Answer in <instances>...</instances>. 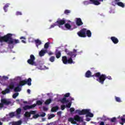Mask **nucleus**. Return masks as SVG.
Segmentation results:
<instances>
[{"label": "nucleus", "mask_w": 125, "mask_h": 125, "mask_svg": "<svg viewBox=\"0 0 125 125\" xmlns=\"http://www.w3.org/2000/svg\"><path fill=\"white\" fill-rule=\"evenodd\" d=\"M93 77H96V78H99V79H97V82H99L101 84H104V82H105V80L106 79H108V80H112V77L111 76H106L105 74H101L100 72H97L95 73Z\"/></svg>", "instance_id": "1"}, {"label": "nucleus", "mask_w": 125, "mask_h": 125, "mask_svg": "<svg viewBox=\"0 0 125 125\" xmlns=\"http://www.w3.org/2000/svg\"><path fill=\"white\" fill-rule=\"evenodd\" d=\"M13 35L11 33H8L7 34H6L5 42H8V44H14V43H19V40L13 39Z\"/></svg>", "instance_id": "2"}, {"label": "nucleus", "mask_w": 125, "mask_h": 125, "mask_svg": "<svg viewBox=\"0 0 125 125\" xmlns=\"http://www.w3.org/2000/svg\"><path fill=\"white\" fill-rule=\"evenodd\" d=\"M76 113H78L79 115H80L81 116L86 115V118H87V117H89L90 118H93V113H91L90 112V109H83L82 110H80L79 109H77L76 110Z\"/></svg>", "instance_id": "3"}, {"label": "nucleus", "mask_w": 125, "mask_h": 125, "mask_svg": "<svg viewBox=\"0 0 125 125\" xmlns=\"http://www.w3.org/2000/svg\"><path fill=\"white\" fill-rule=\"evenodd\" d=\"M68 121L70 123L73 124V125H76L77 122H78L79 123H82V122H83V118L80 117V116L78 115H75L73 118L72 117L69 118Z\"/></svg>", "instance_id": "4"}, {"label": "nucleus", "mask_w": 125, "mask_h": 125, "mask_svg": "<svg viewBox=\"0 0 125 125\" xmlns=\"http://www.w3.org/2000/svg\"><path fill=\"white\" fill-rule=\"evenodd\" d=\"M10 104H11V101L9 100L6 99H1V103H0V110H1L2 108L4 107V105L8 106V105H10Z\"/></svg>", "instance_id": "5"}, {"label": "nucleus", "mask_w": 125, "mask_h": 125, "mask_svg": "<svg viewBox=\"0 0 125 125\" xmlns=\"http://www.w3.org/2000/svg\"><path fill=\"white\" fill-rule=\"evenodd\" d=\"M62 61L63 64H73L74 62L73 61V59L72 58H69L68 59L67 58L66 56L62 57Z\"/></svg>", "instance_id": "6"}, {"label": "nucleus", "mask_w": 125, "mask_h": 125, "mask_svg": "<svg viewBox=\"0 0 125 125\" xmlns=\"http://www.w3.org/2000/svg\"><path fill=\"white\" fill-rule=\"evenodd\" d=\"M26 83H27L28 85H32V79L31 78H28L27 81L22 80L20 82V84H18L20 86L25 85Z\"/></svg>", "instance_id": "7"}, {"label": "nucleus", "mask_w": 125, "mask_h": 125, "mask_svg": "<svg viewBox=\"0 0 125 125\" xmlns=\"http://www.w3.org/2000/svg\"><path fill=\"white\" fill-rule=\"evenodd\" d=\"M35 59L36 58H35V56H34V55H31L30 56V59L27 60V63L29 64V65L36 66V62H35Z\"/></svg>", "instance_id": "8"}, {"label": "nucleus", "mask_w": 125, "mask_h": 125, "mask_svg": "<svg viewBox=\"0 0 125 125\" xmlns=\"http://www.w3.org/2000/svg\"><path fill=\"white\" fill-rule=\"evenodd\" d=\"M86 28H83L77 33V35L81 38H86Z\"/></svg>", "instance_id": "9"}, {"label": "nucleus", "mask_w": 125, "mask_h": 125, "mask_svg": "<svg viewBox=\"0 0 125 125\" xmlns=\"http://www.w3.org/2000/svg\"><path fill=\"white\" fill-rule=\"evenodd\" d=\"M65 23H66V20L64 18H63L62 20L59 19L56 22V24H57L59 27L62 26V25H64Z\"/></svg>", "instance_id": "10"}, {"label": "nucleus", "mask_w": 125, "mask_h": 125, "mask_svg": "<svg viewBox=\"0 0 125 125\" xmlns=\"http://www.w3.org/2000/svg\"><path fill=\"white\" fill-rule=\"evenodd\" d=\"M37 113L36 110H31L30 112L26 111L24 116L25 118H30L31 115H35Z\"/></svg>", "instance_id": "11"}, {"label": "nucleus", "mask_w": 125, "mask_h": 125, "mask_svg": "<svg viewBox=\"0 0 125 125\" xmlns=\"http://www.w3.org/2000/svg\"><path fill=\"white\" fill-rule=\"evenodd\" d=\"M77 50L74 49L73 51H70L69 53H67V55L70 56V58H74L77 56Z\"/></svg>", "instance_id": "12"}, {"label": "nucleus", "mask_w": 125, "mask_h": 125, "mask_svg": "<svg viewBox=\"0 0 125 125\" xmlns=\"http://www.w3.org/2000/svg\"><path fill=\"white\" fill-rule=\"evenodd\" d=\"M36 104H34L31 105H26L23 107V109L25 111H26V110H30V109H33V108H35V107H36Z\"/></svg>", "instance_id": "13"}, {"label": "nucleus", "mask_w": 125, "mask_h": 125, "mask_svg": "<svg viewBox=\"0 0 125 125\" xmlns=\"http://www.w3.org/2000/svg\"><path fill=\"white\" fill-rule=\"evenodd\" d=\"M22 111V109L19 108H18L16 110V112H15V114H16V118H17L18 119H19V118H20V117H21V112Z\"/></svg>", "instance_id": "14"}, {"label": "nucleus", "mask_w": 125, "mask_h": 125, "mask_svg": "<svg viewBox=\"0 0 125 125\" xmlns=\"http://www.w3.org/2000/svg\"><path fill=\"white\" fill-rule=\"evenodd\" d=\"M76 25L77 26H82V25H83V22L82 21V19L80 18H76Z\"/></svg>", "instance_id": "15"}, {"label": "nucleus", "mask_w": 125, "mask_h": 125, "mask_svg": "<svg viewBox=\"0 0 125 125\" xmlns=\"http://www.w3.org/2000/svg\"><path fill=\"white\" fill-rule=\"evenodd\" d=\"M110 40L112 41L113 43H114V44H117V43H118L119 42V39L115 37H111L110 38Z\"/></svg>", "instance_id": "16"}, {"label": "nucleus", "mask_w": 125, "mask_h": 125, "mask_svg": "<svg viewBox=\"0 0 125 125\" xmlns=\"http://www.w3.org/2000/svg\"><path fill=\"white\" fill-rule=\"evenodd\" d=\"M55 55L56 58H57V59H59V58L61 57V51L56 49L55 51Z\"/></svg>", "instance_id": "17"}, {"label": "nucleus", "mask_w": 125, "mask_h": 125, "mask_svg": "<svg viewBox=\"0 0 125 125\" xmlns=\"http://www.w3.org/2000/svg\"><path fill=\"white\" fill-rule=\"evenodd\" d=\"M90 2L95 5H99L100 2L97 0H90Z\"/></svg>", "instance_id": "18"}, {"label": "nucleus", "mask_w": 125, "mask_h": 125, "mask_svg": "<svg viewBox=\"0 0 125 125\" xmlns=\"http://www.w3.org/2000/svg\"><path fill=\"white\" fill-rule=\"evenodd\" d=\"M85 77L86 78H90L91 77H95V76H93V75L91 76V72H90V70H88L86 71L85 73Z\"/></svg>", "instance_id": "19"}, {"label": "nucleus", "mask_w": 125, "mask_h": 125, "mask_svg": "<svg viewBox=\"0 0 125 125\" xmlns=\"http://www.w3.org/2000/svg\"><path fill=\"white\" fill-rule=\"evenodd\" d=\"M47 53V50H42L40 52H39V55L40 56H44V54L45 53Z\"/></svg>", "instance_id": "20"}, {"label": "nucleus", "mask_w": 125, "mask_h": 125, "mask_svg": "<svg viewBox=\"0 0 125 125\" xmlns=\"http://www.w3.org/2000/svg\"><path fill=\"white\" fill-rule=\"evenodd\" d=\"M35 42L37 47L39 48V45H41L42 44V42H41V41H40L39 39L35 40Z\"/></svg>", "instance_id": "21"}, {"label": "nucleus", "mask_w": 125, "mask_h": 125, "mask_svg": "<svg viewBox=\"0 0 125 125\" xmlns=\"http://www.w3.org/2000/svg\"><path fill=\"white\" fill-rule=\"evenodd\" d=\"M20 85L18 84V86L16 87L14 90L15 92H19L20 91H21V88H20Z\"/></svg>", "instance_id": "22"}, {"label": "nucleus", "mask_w": 125, "mask_h": 125, "mask_svg": "<svg viewBox=\"0 0 125 125\" xmlns=\"http://www.w3.org/2000/svg\"><path fill=\"white\" fill-rule=\"evenodd\" d=\"M59 110V107H58V106L56 105L55 106L53 107L51 109V112H57V110Z\"/></svg>", "instance_id": "23"}, {"label": "nucleus", "mask_w": 125, "mask_h": 125, "mask_svg": "<svg viewBox=\"0 0 125 125\" xmlns=\"http://www.w3.org/2000/svg\"><path fill=\"white\" fill-rule=\"evenodd\" d=\"M10 5V4L7 3L5 4V5L4 6L3 9L4 11V12H7V8H8V7H9Z\"/></svg>", "instance_id": "24"}, {"label": "nucleus", "mask_w": 125, "mask_h": 125, "mask_svg": "<svg viewBox=\"0 0 125 125\" xmlns=\"http://www.w3.org/2000/svg\"><path fill=\"white\" fill-rule=\"evenodd\" d=\"M86 36L88 37V38H91V31L89 30H86Z\"/></svg>", "instance_id": "25"}, {"label": "nucleus", "mask_w": 125, "mask_h": 125, "mask_svg": "<svg viewBox=\"0 0 125 125\" xmlns=\"http://www.w3.org/2000/svg\"><path fill=\"white\" fill-rule=\"evenodd\" d=\"M64 27L67 29V30H71V28H72V26L68 23L64 24Z\"/></svg>", "instance_id": "26"}, {"label": "nucleus", "mask_w": 125, "mask_h": 125, "mask_svg": "<svg viewBox=\"0 0 125 125\" xmlns=\"http://www.w3.org/2000/svg\"><path fill=\"white\" fill-rule=\"evenodd\" d=\"M22 125V122H21V121L14 122L12 123V125Z\"/></svg>", "instance_id": "27"}, {"label": "nucleus", "mask_w": 125, "mask_h": 125, "mask_svg": "<svg viewBox=\"0 0 125 125\" xmlns=\"http://www.w3.org/2000/svg\"><path fill=\"white\" fill-rule=\"evenodd\" d=\"M6 38V35H4L3 37H0V42H5Z\"/></svg>", "instance_id": "28"}, {"label": "nucleus", "mask_w": 125, "mask_h": 125, "mask_svg": "<svg viewBox=\"0 0 125 125\" xmlns=\"http://www.w3.org/2000/svg\"><path fill=\"white\" fill-rule=\"evenodd\" d=\"M51 101H52L51 99H49L46 100L44 103L45 105H48L49 104H50L51 103Z\"/></svg>", "instance_id": "29"}, {"label": "nucleus", "mask_w": 125, "mask_h": 125, "mask_svg": "<svg viewBox=\"0 0 125 125\" xmlns=\"http://www.w3.org/2000/svg\"><path fill=\"white\" fill-rule=\"evenodd\" d=\"M14 86H15V85H14V83H11L10 84V85L8 86V88L10 89H13V88H14Z\"/></svg>", "instance_id": "30"}, {"label": "nucleus", "mask_w": 125, "mask_h": 125, "mask_svg": "<svg viewBox=\"0 0 125 125\" xmlns=\"http://www.w3.org/2000/svg\"><path fill=\"white\" fill-rule=\"evenodd\" d=\"M117 5L121 6V7H125V4L122 2H118L117 3Z\"/></svg>", "instance_id": "31"}, {"label": "nucleus", "mask_w": 125, "mask_h": 125, "mask_svg": "<svg viewBox=\"0 0 125 125\" xmlns=\"http://www.w3.org/2000/svg\"><path fill=\"white\" fill-rule=\"evenodd\" d=\"M36 104V106H37V105H38V106H40L41 105H42V102L40 100H38V101H37L36 104Z\"/></svg>", "instance_id": "32"}, {"label": "nucleus", "mask_w": 125, "mask_h": 125, "mask_svg": "<svg viewBox=\"0 0 125 125\" xmlns=\"http://www.w3.org/2000/svg\"><path fill=\"white\" fill-rule=\"evenodd\" d=\"M9 115L10 116V117H11V118H13V117H16V114L15 112H11L10 113H9Z\"/></svg>", "instance_id": "33"}, {"label": "nucleus", "mask_w": 125, "mask_h": 125, "mask_svg": "<svg viewBox=\"0 0 125 125\" xmlns=\"http://www.w3.org/2000/svg\"><path fill=\"white\" fill-rule=\"evenodd\" d=\"M49 61H50V62H54V61H55V56H51L49 58Z\"/></svg>", "instance_id": "34"}, {"label": "nucleus", "mask_w": 125, "mask_h": 125, "mask_svg": "<svg viewBox=\"0 0 125 125\" xmlns=\"http://www.w3.org/2000/svg\"><path fill=\"white\" fill-rule=\"evenodd\" d=\"M48 47H49V42H48L45 43L44 45V48H45V49H47Z\"/></svg>", "instance_id": "35"}, {"label": "nucleus", "mask_w": 125, "mask_h": 125, "mask_svg": "<svg viewBox=\"0 0 125 125\" xmlns=\"http://www.w3.org/2000/svg\"><path fill=\"white\" fill-rule=\"evenodd\" d=\"M60 101L61 103H62V104H64L66 102V98L64 97L62 99L60 100Z\"/></svg>", "instance_id": "36"}, {"label": "nucleus", "mask_w": 125, "mask_h": 125, "mask_svg": "<svg viewBox=\"0 0 125 125\" xmlns=\"http://www.w3.org/2000/svg\"><path fill=\"white\" fill-rule=\"evenodd\" d=\"M19 95V93H15L13 95V98H14V99H15V98H16V97H17V96H18Z\"/></svg>", "instance_id": "37"}, {"label": "nucleus", "mask_w": 125, "mask_h": 125, "mask_svg": "<svg viewBox=\"0 0 125 125\" xmlns=\"http://www.w3.org/2000/svg\"><path fill=\"white\" fill-rule=\"evenodd\" d=\"M71 106H72V102H69L65 105L66 108H71Z\"/></svg>", "instance_id": "38"}, {"label": "nucleus", "mask_w": 125, "mask_h": 125, "mask_svg": "<svg viewBox=\"0 0 125 125\" xmlns=\"http://www.w3.org/2000/svg\"><path fill=\"white\" fill-rule=\"evenodd\" d=\"M64 14H66V15H68L69 13H71V10H65L64 11Z\"/></svg>", "instance_id": "39"}, {"label": "nucleus", "mask_w": 125, "mask_h": 125, "mask_svg": "<svg viewBox=\"0 0 125 125\" xmlns=\"http://www.w3.org/2000/svg\"><path fill=\"white\" fill-rule=\"evenodd\" d=\"M115 100L117 102H122L121 98L120 97H115Z\"/></svg>", "instance_id": "40"}, {"label": "nucleus", "mask_w": 125, "mask_h": 125, "mask_svg": "<svg viewBox=\"0 0 125 125\" xmlns=\"http://www.w3.org/2000/svg\"><path fill=\"white\" fill-rule=\"evenodd\" d=\"M54 117H55V114H51L48 116V120H50V119H52V118H54Z\"/></svg>", "instance_id": "41"}, {"label": "nucleus", "mask_w": 125, "mask_h": 125, "mask_svg": "<svg viewBox=\"0 0 125 125\" xmlns=\"http://www.w3.org/2000/svg\"><path fill=\"white\" fill-rule=\"evenodd\" d=\"M33 115H34L33 116V119H38V118H39V117H40V115H39L38 114H33Z\"/></svg>", "instance_id": "42"}, {"label": "nucleus", "mask_w": 125, "mask_h": 125, "mask_svg": "<svg viewBox=\"0 0 125 125\" xmlns=\"http://www.w3.org/2000/svg\"><path fill=\"white\" fill-rule=\"evenodd\" d=\"M9 92H10V89L9 88H6V89H5V93H3V94H5L6 93H9Z\"/></svg>", "instance_id": "43"}, {"label": "nucleus", "mask_w": 125, "mask_h": 125, "mask_svg": "<svg viewBox=\"0 0 125 125\" xmlns=\"http://www.w3.org/2000/svg\"><path fill=\"white\" fill-rule=\"evenodd\" d=\"M116 120L117 119L116 118V117H113L112 118H111L110 122H111V123H115Z\"/></svg>", "instance_id": "44"}, {"label": "nucleus", "mask_w": 125, "mask_h": 125, "mask_svg": "<svg viewBox=\"0 0 125 125\" xmlns=\"http://www.w3.org/2000/svg\"><path fill=\"white\" fill-rule=\"evenodd\" d=\"M55 26H58L57 23H56V22L50 26V29H52V28H54Z\"/></svg>", "instance_id": "45"}, {"label": "nucleus", "mask_w": 125, "mask_h": 125, "mask_svg": "<svg viewBox=\"0 0 125 125\" xmlns=\"http://www.w3.org/2000/svg\"><path fill=\"white\" fill-rule=\"evenodd\" d=\"M61 108L62 111H64V110H65V108H66V105H61Z\"/></svg>", "instance_id": "46"}, {"label": "nucleus", "mask_w": 125, "mask_h": 125, "mask_svg": "<svg viewBox=\"0 0 125 125\" xmlns=\"http://www.w3.org/2000/svg\"><path fill=\"white\" fill-rule=\"evenodd\" d=\"M64 97H65V98H67V97H70V93H66L64 96Z\"/></svg>", "instance_id": "47"}, {"label": "nucleus", "mask_w": 125, "mask_h": 125, "mask_svg": "<svg viewBox=\"0 0 125 125\" xmlns=\"http://www.w3.org/2000/svg\"><path fill=\"white\" fill-rule=\"evenodd\" d=\"M16 15H17V16H18L19 15H22V13L21 12L17 11L16 13Z\"/></svg>", "instance_id": "48"}, {"label": "nucleus", "mask_w": 125, "mask_h": 125, "mask_svg": "<svg viewBox=\"0 0 125 125\" xmlns=\"http://www.w3.org/2000/svg\"><path fill=\"white\" fill-rule=\"evenodd\" d=\"M70 111L71 113H73V112H75V109L73 107L70 108Z\"/></svg>", "instance_id": "49"}, {"label": "nucleus", "mask_w": 125, "mask_h": 125, "mask_svg": "<svg viewBox=\"0 0 125 125\" xmlns=\"http://www.w3.org/2000/svg\"><path fill=\"white\" fill-rule=\"evenodd\" d=\"M40 116L42 117H45V113H44V112L42 113V114H41L40 115Z\"/></svg>", "instance_id": "50"}, {"label": "nucleus", "mask_w": 125, "mask_h": 125, "mask_svg": "<svg viewBox=\"0 0 125 125\" xmlns=\"http://www.w3.org/2000/svg\"><path fill=\"white\" fill-rule=\"evenodd\" d=\"M2 79H3V80H8V78L7 77V76H3L2 77Z\"/></svg>", "instance_id": "51"}, {"label": "nucleus", "mask_w": 125, "mask_h": 125, "mask_svg": "<svg viewBox=\"0 0 125 125\" xmlns=\"http://www.w3.org/2000/svg\"><path fill=\"white\" fill-rule=\"evenodd\" d=\"M43 111H47V110H48V108H47L45 106H43Z\"/></svg>", "instance_id": "52"}, {"label": "nucleus", "mask_w": 125, "mask_h": 125, "mask_svg": "<svg viewBox=\"0 0 125 125\" xmlns=\"http://www.w3.org/2000/svg\"><path fill=\"white\" fill-rule=\"evenodd\" d=\"M65 52H66V54L68 55V53L70 52V51H68L67 49H65L64 50Z\"/></svg>", "instance_id": "53"}, {"label": "nucleus", "mask_w": 125, "mask_h": 125, "mask_svg": "<svg viewBox=\"0 0 125 125\" xmlns=\"http://www.w3.org/2000/svg\"><path fill=\"white\" fill-rule=\"evenodd\" d=\"M47 53H48L49 55H53V53L51 51H50L49 52H47Z\"/></svg>", "instance_id": "54"}, {"label": "nucleus", "mask_w": 125, "mask_h": 125, "mask_svg": "<svg viewBox=\"0 0 125 125\" xmlns=\"http://www.w3.org/2000/svg\"><path fill=\"white\" fill-rule=\"evenodd\" d=\"M61 114H62V112H61V111H58V112H57V115H58V116H60V115H61Z\"/></svg>", "instance_id": "55"}, {"label": "nucleus", "mask_w": 125, "mask_h": 125, "mask_svg": "<svg viewBox=\"0 0 125 125\" xmlns=\"http://www.w3.org/2000/svg\"><path fill=\"white\" fill-rule=\"evenodd\" d=\"M20 40H26V38H25V37L22 36L20 37Z\"/></svg>", "instance_id": "56"}, {"label": "nucleus", "mask_w": 125, "mask_h": 125, "mask_svg": "<svg viewBox=\"0 0 125 125\" xmlns=\"http://www.w3.org/2000/svg\"><path fill=\"white\" fill-rule=\"evenodd\" d=\"M86 122H89V121H90V118L88 117H86Z\"/></svg>", "instance_id": "57"}, {"label": "nucleus", "mask_w": 125, "mask_h": 125, "mask_svg": "<svg viewBox=\"0 0 125 125\" xmlns=\"http://www.w3.org/2000/svg\"><path fill=\"white\" fill-rule=\"evenodd\" d=\"M121 120L122 122L125 123V118H122L121 119Z\"/></svg>", "instance_id": "58"}, {"label": "nucleus", "mask_w": 125, "mask_h": 125, "mask_svg": "<svg viewBox=\"0 0 125 125\" xmlns=\"http://www.w3.org/2000/svg\"><path fill=\"white\" fill-rule=\"evenodd\" d=\"M27 92L30 94L31 93V90L30 89H27Z\"/></svg>", "instance_id": "59"}, {"label": "nucleus", "mask_w": 125, "mask_h": 125, "mask_svg": "<svg viewBox=\"0 0 125 125\" xmlns=\"http://www.w3.org/2000/svg\"><path fill=\"white\" fill-rule=\"evenodd\" d=\"M104 122H101V123H100V125H104Z\"/></svg>", "instance_id": "60"}, {"label": "nucleus", "mask_w": 125, "mask_h": 125, "mask_svg": "<svg viewBox=\"0 0 125 125\" xmlns=\"http://www.w3.org/2000/svg\"><path fill=\"white\" fill-rule=\"evenodd\" d=\"M65 103H69V100H67V99H65Z\"/></svg>", "instance_id": "61"}, {"label": "nucleus", "mask_w": 125, "mask_h": 125, "mask_svg": "<svg viewBox=\"0 0 125 125\" xmlns=\"http://www.w3.org/2000/svg\"><path fill=\"white\" fill-rule=\"evenodd\" d=\"M23 103L24 104H28V102H27V101H23Z\"/></svg>", "instance_id": "62"}, {"label": "nucleus", "mask_w": 125, "mask_h": 125, "mask_svg": "<svg viewBox=\"0 0 125 125\" xmlns=\"http://www.w3.org/2000/svg\"><path fill=\"white\" fill-rule=\"evenodd\" d=\"M21 42H23V43H26V41L24 40H21Z\"/></svg>", "instance_id": "63"}, {"label": "nucleus", "mask_w": 125, "mask_h": 125, "mask_svg": "<svg viewBox=\"0 0 125 125\" xmlns=\"http://www.w3.org/2000/svg\"><path fill=\"white\" fill-rule=\"evenodd\" d=\"M124 124H125V122H121V123H120V124L122 125H123Z\"/></svg>", "instance_id": "64"}]
</instances>
